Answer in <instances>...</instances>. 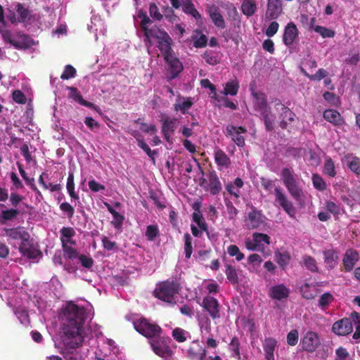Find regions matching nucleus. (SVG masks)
<instances>
[{
  "label": "nucleus",
  "instance_id": "9b49d317",
  "mask_svg": "<svg viewBox=\"0 0 360 360\" xmlns=\"http://www.w3.org/2000/svg\"><path fill=\"white\" fill-rule=\"evenodd\" d=\"M202 307L209 313L212 319H217L220 317L219 304L214 297L211 296L204 297Z\"/></svg>",
  "mask_w": 360,
  "mask_h": 360
},
{
  "label": "nucleus",
  "instance_id": "09e8293b",
  "mask_svg": "<svg viewBox=\"0 0 360 360\" xmlns=\"http://www.w3.org/2000/svg\"><path fill=\"white\" fill-rule=\"evenodd\" d=\"M225 274L227 279L232 283L236 284L238 282V277L236 270V268L230 264L226 266Z\"/></svg>",
  "mask_w": 360,
  "mask_h": 360
},
{
  "label": "nucleus",
  "instance_id": "412c9836",
  "mask_svg": "<svg viewBox=\"0 0 360 360\" xmlns=\"http://www.w3.org/2000/svg\"><path fill=\"white\" fill-rule=\"evenodd\" d=\"M5 235L12 240H20L23 242L26 239H30V236L23 227L18 226L15 228H6L4 229Z\"/></svg>",
  "mask_w": 360,
  "mask_h": 360
},
{
  "label": "nucleus",
  "instance_id": "c03bdc74",
  "mask_svg": "<svg viewBox=\"0 0 360 360\" xmlns=\"http://www.w3.org/2000/svg\"><path fill=\"white\" fill-rule=\"evenodd\" d=\"M262 119L264 120L266 129L267 131H271L274 129V123L275 120V117L272 115L269 110H266V112H260Z\"/></svg>",
  "mask_w": 360,
  "mask_h": 360
},
{
  "label": "nucleus",
  "instance_id": "aec40b11",
  "mask_svg": "<svg viewBox=\"0 0 360 360\" xmlns=\"http://www.w3.org/2000/svg\"><path fill=\"white\" fill-rule=\"evenodd\" d=\"M209 184L207 186L204 187V189L209 191L213 195L219 194L221 189V184L215 171H211L208 174Z\"/></svg>",
  "mask_w": 360,
  "mask_h": 360
},
{
  "label": "nucleus",
  "instance_id": "2f4dec72",
  "mask_svg": "<svg viewBox=\"0 0 360 360\" xmlns=\"http://www.w3.org/2000/svg\"><path fill=\"white\" fill-rule=\"evenodd\" d=\"M15 8L18 14V22L25 23L32 20L31 11L27 8H25L22 4L16 3Z\"/></svg>",
  "mask_w": 360,
  "mask_h": 360
},
{
  "label": "nucleus",
  "instance_id": "6ab92c4d",
  "mask_svg": "<svg viewBox=\"0 0 360 360\" xmlns=\"http://www.w3.org/2000/svg\"><path fill=\"white\" fill-rule=\"evenodd\" d=\"M282 12L281 0H268L265 18L267 20L276 19Z\"/></svg>",
  "mask_w": 360,
  "mask_h": 360
},
{
  "label": "nucleus",
  "instance_id": "5701e85b",
  "mask_svg": "<svg viewBox=\"0 0 360 360\" xmlns=\"http://www.w3.org/2000/svg\"><path fill=\"white\" fill-rule=\"evenodd\" d=\"M182 1V11L187 15L192 16L196 22H202V18L200 13L195 8V6L191 0H181Z\"/></svg>",
  "mask_w": 360,
  "mask_h": 360
},
{
  "label": "nucleus",
  "instance_id": "5fc2aeb1",
  "mask_svg": "<svg viewBox=\"0 0 360 360\" xmlns=\"http://www.w3.org/2000/svg\"><path fill=\"white\" fill-rule=\"evenodd\" d=\"M184 250L185 256L187 259H189L193 252L192 247V238L188 233L184 234Z\"/></svg>",
  "mask_w": 360,
  "mask_h": 360
},
{
  "label": "nucleus",
  "instance_id": "423d86ee",
  "mask_svg": "<svg viewBox=\"0 0 360 360\" xmlns=\"http://www.w3.org/2000/svg\"><path fill=\"white\" fill-rule=\"evenodd\" d=\"M134 327L137 332L147 338L148 341L162 333V329L159 325L150 323L144 318L134 321Z\"/></svg>",
  "mask_w": 360,
  "mask_h": 360
},
{
  "label": "nucleus",
  "instance_id": "864d4df0",
  "mask_svg": "<svg viewBox=\"0 0 360 360\" xmlns=\"http://www.w3.org/2000/svg\"><path fill=\"white\" fill-rule=\"evenodd\" d=\"M149 14L150 18L156 21H161L163 18V15L160 12L159 8L153 2L149 4Z\"/></svg>",
  "mask_w": 360,
  "mask_h": 360
},
{
  "label": "nucleus",
  "instance_id": "774afa93",
  "mask_svg": "<svg viewBox=\"0 0 360 360\" xmlns=\"http://www.w3.org/2000/svg\"><path fill=\"white\" fill-rule=\"evenodd\" d=\"M314 30L316 32L319 33L320 35H321L323 38H326V37H333L334 34H335V32L330 30V29H328L325 27H322V26H315L314 27Z\"/></svg>",
  "mask_w": 360,
  "mask_h": 360
},
{
  "label": "nucleus",
  "instance_id": "c756f323",
  "mask_svg": "<svg viewBox=\"0 0 360 360\" xmlns=\"http://www.w3.org/2000/svg\"><path fill=\"white\" fill-rule=\"evenodd\" d=\"M68 89L69 90L70 93V97L72 98L74 101L79 103L80 105L89 108H95V105L93 103H91L89 101H85L80 92L78 91V89L76 87L73 86H68Z\"/></svg>",
  "mask_w": 360,
  "mask_h": 360
},
{
  "label": "nucleus",
  "instance_id": "b1692460",
  "mask_svg": "<svg viewBox=\"0 0 360 360\" xmlns=\"http://www.w3.org/2000/svg\"><path fill=\"white\" fill-rule=\"evenodd\" d=\"M276 202L290 215L292 216V208L291 203L288 200L286 196L279 188H275Z\"/></svg>",
  "mask_w": 360,
  "mask_h": 360
},
{
  "label": "nucleus",
  "instance_id": "4d7b16f0",
  "mask_svg": "<svg viewBox=\"0 0 360 360\" xmlns=\"http://www.w3.org/2000/svg\"><path fill=\"white\" fill-rule=\"evenodd\" d=\"M290 259V257L288 254L281 252H277L275 254L276 262L283 269L288 264Z\"/></svg>",
  "mask_w": 360,
  "mask_h": 360
},
{
  "label": "nucleus",
  "instance_id": "0eeeda50",
  "mask_svg": "<svg viewBox=\"0 0 360 360\" xmlns=\"http://www.w3.org/2000/svg\"><path fill=\"white\" fill-rule=\"evenodd\" d=\"M162 56L168 66L167 71L169 75H167V79L170 81L176 78L184 69L182 63L176 56L174 50Z\"/></svg>",
  "mask_w": 360,
  "mask_h": 360
},
{
  "label": "nucleus",
  "instance_id": "3c124183",
  "mask_svg": "<svg viewBox=\"0 0 360 360\" xmlns=\"http://www.w3.org/2000/svg\"><path fill=\"white\" fill-rule=\"evenodd\" d=\"M305 160L314 167L318 166L321 162V159L316 153L311 150H308L304 154Z\"/></svg>",
  "mask_w": 360,
  "mask_h": 360
},
{
  "label": "nucleus",
  "instance_id": "e2e57ef3",
  "mask_svg": "<svg viewBox=\"0 0 360 360\" xmlns=\"http://www.w3.org/2000/svg\"><path fill=\"white\" fill-rule=\"evenodd\" d=\"M312 182L314 186L319 190V191H323L326 188V184L323 179V178L316 174H313L312 176Z\"/></svg>",
  "mask_w": 360,
  "mask_h": 360
},
{
  "label": "nucleus",
  "instance_id": "a878e982",
  "mask_svg": "<svg viewBox=\"0 0 360 360\" xmlns=\"http://www.w3.org/2000/svg\"><path fill=\"white\" fill-rule=\"evenodd\" d=\"M20 214V211L18 208H8L5 205V208L1 211L0 218V224H6L8 221L15 220Z\"/></svg>",
  "mask_w": 360,
  "mask_h": 360
},
{
  "label": "nucleus",
  "instance_id": "39448f33",
  "mask_svg": "<svg viewBox=\"0 0 360 360\" xmlns=\"http://www.w3.org/2000/svg\"><path fill=\"white\" fill-rule=\"evenodd\" d=\"M171 341L172 340L169 337L158 335L152 339L150 338L148 342L156 355L162 358H167L172 356L174 354L169 346Z\"/></svg>",
  "mask_w": 360,
  "mask_h": 360
},
{
  "label": "nucleus",
  "instance_id": "473e14b6",
  "mask_svg": "<svg viewBox=\"0 0 360 360\" xmlns=\"http://www.w3.org/2000/svg\"><path fill=\"white\" fill-rule=\"evenodd\" d=\"M323 117L326 120L335 125H341L344 122L340 114L332 109L325 110Z\"/></svg>",
  "mask_w": 360,
  "mask_h": 360
},
{
  "label": "nucleus",
  "instance_id": "bf43d9fd",
  "mask_svg": "<svg viewBox=\"0 0 360 360\" xmlns=\"http://www.w3.org/2000/svg\"><path fill=\"white\" fill-rule=\"evenodd\" d=\"M159 235L157 225H148L146 228V236L148 240L153 241Z\"/></svg>",
  "mask_w": 360,
  "mask_h": 360
},
{
  "label": "nucleus",
  "instance_id": "20e7f679",
  "mask_svg": "<svg viewBox=\"0 0 360 360\" xmlns=\"http://www.w3.org/2000/svg\"><path fill=\"white\" fill-rule=\"evenodd\" d=\"M6 22L0 25V34L5 43L9 44L16 49H25L31 46L34 42L33 39L27 34L18 32L16 36L20 39L16 41L13 38L12 32L6 28Z\"/></svg>",
  "mask_w": 360,
  "mask_h": 360
},
{
  "label": "nucleus",
  "instance_id": "f704fd0d",
  "mask_svg": "<svg viewBox=\"0 0 360 360\" xmlns=\"http://www.w3.org/2000/svg\"><path fill=\"white\" fill-rule=\"evenodd\" d=\"M194 32L195 34L191 36L194 47L199 49L206 46L207 44L206 35L201 34V31L199 30H195Z\"/></svg>",
  "mask_w": 360,
  "mask_h": 360
},
{
  "label": "nucleus",
  "instance_id": "72a5a7b5",
  "mask_svg": "<svg viewBox=\"0 0 360 360\" xmlns=\"http://www.w3.org/2000/svg\"><path fill=\"white\" fill-rule=\"evenodd\" d=\"M138 18L141 19L140 28L143 34H144L148 30H150V25L153 24V20L146 14V12L141 9L138 12Z\"/></svg>",
  "mask_w": 360,
  "mask_h": 360
},
{
  "label": "nucleus",
  "instance_id": "393cba45",
  "mask_svg": "<svg viewBox=\"0 0 360 360\" xmlns=\"http://www.w3.org/2000/svg\"><path fill=\"white\" fill-rule=\"evenodd\" d=\"M214 161L219 169L228 168L231 165V159L219 148H216L214 151Z\"/></svg>",
  "mask_w": 360,
  "mask_h": 360
},
{
  "label": "nucleus",
  "instance_id": "8fccbe9b",
  "mask_svg": "<svg viewBox=\"0 0 360 360\" xmlns=\"http://www.w3.org/2000/svg\"><path fill=\"white\" fill-rule=\"evenodd\" d=\"M188 333L181 328H175L172 332V335L173 338L178 342H184L187 340V335Z\"/></svg>",
  "mask_w": 360,
  "mask_h": 360
},
{
  "label": "nucleus",
  "instance_id": "603ef678",
  "mask_svg": "<svg viewBox=\"0 0 360 360\" xmlns=\"http://www.w3.org/2000/svg\"><path fill=\"white\" fill-rule=\"evenodd\" d=\"M324 174L330 177H334L336 175L335 164L330 158H327L323 166Z\"/></svg>",
  "mask_w": 360,
  "mask_h": 360
},
{
  "label": "nucleus",
  "instance_id": "7ed1b4c3",
  "mask_svg": "<svg viewBox=\"0 0 360 360\" xmlns=\"http://www.w3.org/2000/svg\"><path fill=\"white\" fill-rule=\"evenodd\" d=\"M180 290L179 284L174 281H166L159 283L153 291V295L170 305L176 303V297Z\"/></svg>",
  "mask_w": 360,
  "mask_h": 360
},
{
  "label": "nucleus",
  "instance_id": "dca6fc26",
  "mask_svg": "<svg viewBox=\"0 0 360 360\" xmlns=\"http://www.w3.org/2000/svg\"><path fill=\"white\" fill-rule=\"evenodd\" d=\"M187 356L191 360H205L206 350L198 341L194 340L187 350Z\"/></svg>",
  "mask_w": 360,
  "mask_h": 360
},
{
  "label": "nucleus",
  "instance_id": "49530a36",
  "mask_svg": "<svg viewBox=\"0 0 360 360\" xmlns=\"http://www.w3.org/2000/svg\"><path fill=\"white\" fill-rule=\"evenodd\" d=\"M294 200L298 207L302 208L307 202V196L301 190L294 187Z\"/></svg>",
  "mask_w": 360,
  "mask_h": 360
},
{
  "label": "nucleus",
  "instance_id": "4be33fe9",
  "mask_svg": "<svg viewBox=\"0 0 360 360\" xmlns=\"http://www.w3.org/2000/svg\"><path fill=\"white\" fill-rule=\"evenodd\" d=\"M290 290L283 284L272 286L269 290V297L273 300H281L289 296Z\"/></svg>",
  "mask_w": 360,
  "mask_h": 360
},
{
  "label": "nucleus",
  "instance_id": "a19ab883",
  "mask_svg": "<svg viewBox=\"0 0 360 360\" xmlns=\"http://www.w3.org/2000/svg\"><path fill=\"white\" fill-rule=\"evenodd\" d=\"M178 103L174 105V109L175 111H181L183 114H185L188 110H189L193 105V103L191 98H184L182 102H180V99L177 100Z\"/></svg>",
  "mask_w": 360,
  "mask_h": 360
},
{
  "label": "nucleus",
  "instance_id": "680f3d73",
  "mask_svg": "<svg viewBox=\"0 0 360 360\" xmlns=\"http://www.w3.org/2000/svg\"><path fill=\"white\" fill-rule=\"evenodd\" d=\"M76 75V70L71 65H67L65 67L64 71L60 75V79L63 80H67L71 78H74Z\"/></svg>",
  "mask_w": 360,
  "mask_h": 360
},
{
  "label": "nucleus",
  "instance_id": "c9c22d12",
  "mask_svg": "<svg viewBox=\"0 0 360 360\" xmlns=\"http://www.w3.org/2000/svg\"><path fill=\"white\" fill-rule=\"evenodd\" d=\"M345 162L354 173L360 175V159L352 155H347L345 156Z\"/></svg>",
  "mask_w": 360,
  "mask_h": 360
},
{
  "label": "nucleus",
  "instance_id": "4c0bfd02",
  "mask_svg": "<svg viewBox=\"0 0 360 360\" xmlns=\"http://www.w3.org/2000/svg\"><path fill=\"white\" fill-rule=\"evenodd\" d=\"M239 87V82L236 79H232L226 83L221 93L225 96H236L238 92Z\"/></svg>",
  "mask_w": 360,
  "mask_h": 360
},
{
  "label": "nucleus",
  "instance_id": "f8f14e48",
  "mask_svg": "<svg viewBox=\"0 0 360 360\" xmlns=\"http://www.w3.org/2000/svg\"><path fill=\"white\" fill-rule=\"evenodd\" d=\"M250 91L254 98V108L255 110L262 112L269 110L267 104L266 96L261 91H255L254 87L250 86Z\"/></svg>",
  "mask_w": 360,
  "mask_h": 360
},
{
  "label": "nucleus",
  "instance_id": "cd10ccee",
  "mask_svg": "<svg viewBox=\"0 0 360 360\" xmlns=\"http://www.w3.org/2000/svg\"><path fill=\"white\" fill-rule=\"evenodd\" d=\"M276 105L277 106V110L281 111L280 116V118L281 119L280 122V127L283 129H285L288 125V122H291L292 120V112L290 108L285 107L280 102Z\"/></svg>",
  "mask_w": 360,
  "mask_h": 360
},
{
  "label": "nucleus",
  "instance_id": "e433bc0d",
  "mask_svg": "<svg viewBox=\"0 0 360 360\" xmlns=\"http://www.w3.org/2000/svg\"><path fill=\"white\" fill-rule=\"evenodd\" d=\"M324 262L328 269H333L337 264L338 255L333 250H328L323 252Z\"/></svg>",
  "mask_w": 360,
  "mask_h": 360
},
{
  "label": "nucleus",
  "instance_id": "c85d7f7f",
  "mask_svg": "<svg viewBox=\"0 0 360 360\" xmlns=\"http://www.w3.org/2000/svg\"><path fill=\"white\" fill-rule=\"evenodd\" d=\"M277 345V342L272 338H265L263 342V348L265 352L266 360H274V350Z\"/></svg>",
  "mask_w": 360,
  "mask_h": 360
},
{
  "label": "nucleus",
  "instance_id": "ddd939ff",
  "mask_svg": "<svg viewBox=\"0 0 360 360\" xmlns=\"http://www.w3.org/2000/svg\"><path fill=\"white\" fill-rule=\"evenodd\" d=\"M207 12L214 25L219 29H224L226 22L219 8L214 4L207 6Z\"/></svg>",
  "mask_w": 360,
  "mask_h": 360
},
{
  "label": "nucleus",
  "instance_id": "1a4fd4ad",
  "mask_svg": "<svg viewBox=\"0 0 360 360\" xmlns=\"http://www.w3.org/2000/svg\"><path fill=\"white\" fill-rule=\"evenodd\" d=\"M18 250L22 256L29 259H35L41 256V251L34 246L33 241L30 239L21 242Z\"/></svg>",
  "mask_w": 360,
  "mask_h": 360
},
{
  "label": "nucleus",
  "instance_id": "6e6552de",
  "mask_svg": "<svg viewBox=\"0 0 360 360\" xmlns=\"http://www.w3.org/2000/svg\"><path fill=\"white\" fill-rule=\"evenodd\" d=\"M244 221L248 229H257L264 224L262 211L257 210L253 206L251 207V211L248 213Z\"/></svg>",
  "mask_w": 360,
  "mask_h": 360
},
{
  "label": "nucleus",
  "instance_id": "f03ea898",
  "mask_svg": "<svg viewBox=\"0 0 360 360\" xmlns=\"http://www.w3.org/2000/svg\"><path fill=\"white\" fill-rule=\"evenodd\" d=\"M143 41L146 46L150 47L153 44V40L157 43V47L162 56L172 51L173 40L169 34L162 28L156 25L150 27V30L143 34Z\"/></svg>",
  "mask_w": 360,
  "mask_h": 360
},
{
  "label": "nucleus",
  "instance_id": "0e129e2a",
  "mask_svg": "<svg viewBox=\"0 0 360 360\" xmlns=\"http://www.w3.org/2000/svg\"><path fill=\"white\" fill-rule=\"evenodd\" d=\"M60 240L62 244L65 243L63 239L72 238L75 235V231L72 227H63L60 231Z\"/></svg>",
  "mask_w": 360,
  "mask_h": 360
},
{
  "label": "nucleus",
  "instance_id": "bb28decb",
  "mask_svg": "<svg viewBox=\"0 0 360 360\" xmlns=\"http://www.w3.org/2000/svg\"><path fill=\"white\" fill-rule=\"evenodd\" d=\"M359 260V253L354 250H347L345 253L343 263L347 271H351Z\"/></svg>",
  "mask_w": 360,
  "mask_h": 360
},
{
  "label": "nucleus",
  "instance_id": "4468645a",
  "mask_svg": "<svg viewBox=\"0 0 360 360\" xmlns=\"http://www.w3.org/2000/svg\"><path fill=\"white\" fill-rule=\"evenodd\" d=\"M226 131L238 146L243 147L245 145V139L241 135L247 132V129L245 127L228 125L226 127Z\"/></svg>",
  "mask_w": 360,
  "mask_h": 360
},
{
  "label": "nucleus",
  "instance_id": "f257e3e1",
  "mask_svg": "<svg viewBox=\"0 0 360 360\" xmlns=\"http://www.w3.org/2000/svg\"><path fill=\"white\" fill-rule=\"evenodd\" d=\"M86 311L84 307L68 303L63 309V323L59 332L62 343L68 346L77 345L84 341Z\"/></svg>",
  "mask_w": 360,
  "mask_h": 360
},
{
  "label": "nucleus",
  "instance_id": "13d9d810",
  "mask_svg": "<svg viewBox=\"0 0 360 360\" xmlns=\"http://www.w3.org/2000/svg\"><path fill=\"white\" fill-rule=\"evenodd\" d=\"M202 58L207 64L211 65H215L219 63L217 55L212 51H205L202 55Z\"/></svg>",
  "mask_w": 360,
  "mask_h": 360
},
{
  "label": "nucleus",
  "instance_id": "79ce46f5",
  "mask_svg": "<svg viewBox=\"0 0 360 360\" xmlns=\"http://www.w3.org/2000/svg\"><path fill=\"white\" fill-rule=\"evenodd\" d=\"M193 221L197 224L201 231L209 235L208 226L201 212H194L192 214Z\"/></svg>",
  "mask_w": 360,
  "mask_h": 360
},
{
  "label": "nucleus",
  "instance_id": "338daca9",
  "mask_svg": "<svg viewBox=\"0 0 360 360\" xmlns=\"http://www.w3.org/2000/svg\"><path fill=\"white\" fill-rule=\"evenodd\" d=\"M13 100L19 104H25L27 102V97L25 94L20 90H14L12 93Z\"/></svg>",
  "mask_w": 360,
  "mask_h": 360
},
{
  "label": "nucleus",
  "instance_id": "7c9ffc66",
  "mask_svg": "<svg viewBox=\"0 0 360 360\" xmlns=\"http://www.w3.org/2000/svg\"><path fill=\"white\" fill-rule=\"evenodd\" d=\"M318 285L314 283H305L300 286V292L303 297L306 299H312L318 293Z\"/></svg>",
  "mask_w": 360,
  "mask_h": 360
},
{
  "label": "nucleus",
  "instance_id": "9d476101",
  "mask_svg": "<svg viewBox=\"0 0 360 360\" xmlns=\"http://www.w3.org/2000/svg\"><path fill=\"white\" fill-rule=\"evenodd\" d=\"M162 133L167 142L170 141L171 136L174 134L177 127L179 121L176 117H165L161 120Z\"/></svg>",
  "mask_w": 360,
  "mask_h": 360
},
{
  "label": "nucleus",
  "instance_id": "de8ad7c7",
  "mask_svg": "<svg viewBox=\"0 0 360 360\" xmlns=\"http://www.w3.org/2000/svg\"><path fill=\"white\" fill-rule=\"evenodd\" d=\"M281 174L284 184L288 189L289 192L292 193V175L290 170L288 168H284L282 170Z\"/></svg>",
  "mask_w": 360,
  "mask_h": 360
},
{
  "label": "nucleus",
  "instance_id": "a211bd4d",
  "mask_svg": "<svg viewBox=\"0 0 360 360\" xmlns=\"http://www.w3.org/2000/svg\"><path fill=\"white\" fill-rule=\"evenodd\" d=\"M333 331L338 335H346L353 330L352 321L349 319H342L334 323Z\"/></svg>",
  "mask_w": 360,
  "mask_h": 360
},
{
  "label": "nucleus",
  "instance_id": "f3484780",
  "mask_svg": "<svg viewBox=\"0 0 360 360\" xmlns=\"http://www.w3.org/2000/svg\"><path fill=\"white\" fill-rule=\"evenodd\" d=\"M320 341L317 334L312 331L307 332L302 342V348L308 352H314L319 345Z\"/></svg>",
  "mask_w": 360,
  "mask_h": 360
},
{
  "label": "nucleus",
  "instance_id": "a18cd8bd",
  "mask_svg": "<svg viewBox=\"0 0 360 360\" xmlns=\"http://www.w3.org/2000/svg\"><path fill=\"white\" fill-rule=\"evenodd\" d=\"M283 41L286 46L291 49L292 45V22H289L287 24L283 35Z\"/></svg>",
  "mask_w": 360,
  "mask_h": 360
},
{
  "label": "nucleus",
  "instance_id": "69168bd1",
  "mask_svg": "<svg viewBox=\"0 0 360 360\" xmlns=\"http://www.w3.org/2000/svg\"><path fill=\"white\" fill-rule=\"evenodd\" d=\"M8 198L12 207L17 208L25 198L15 192H11L10 195L8 194Z\"/></svg>",
  "mask_w": 360,
  "mask_h": 360
},
{
  "label": "nucleus",
  "instance_id": "58836bf2",
  "mask_svg": "<svg viewBox=\"0 0 360 360\" xmlns=\"http://www.w3.org/2000/svg\"><path fill=\"white\" fill-rule=\"evenodd\" d=\"M74 173L70 172L68 174L66 188L70 198L75 200L79 199V195L75 191Z\"/></svg>",
  "mask_w": 360,
  "mask_h": 360
},
{
  "label": "nucleus",
  "instance_id": "2eb2a0df",
  "mask_svg": "<svg viewBox=\"0 0 360 360\" xmlns=\"http://www.w3.org/2000/svg\"><path fill=\"white\" fill-rule=\"evenodd\" d=\"M84 341H82L77 345L68 346L63 343V349L60 352L65 360H83L81 352L78 350L81 347Z\"/></svg>",
  "mask_w": 360,
  "mask_h": 360
},
{
  "label": "nucleus",
  "instance_id": "052dcab7",
  "mask_svg": "<svg viewBox=\"0 0 360 360\" xmlns=\"http://www.w3.org/2000/svg\"><path fill=\"white\" fill-rule=\"evenodd\" d=\"M304 266L311 271H317L318 267L316 260L310 256H304L303 257Z\"/></svg>",
  "mask_w": 360,
  "mask_h": 360
},
{
  "label": "nucleus",
  "instance_id": "37998d69",
  "mask_svg": "<svg viewBox=\"0 0 360 360\" xmlns=\"http://www.w3.org/2000/svg\"><path fill=\"white\" fill-rule=\"evenodd\" d=\"M252 238L255 239V242L257 243L262 251L264 250V243L269 245L271 243L270 237L265 233H254L252 234Z\"/></svg>",
  "mask_w": 360,
  "mask_h": 360
},
{
  "label": "nucleus",
  "instance_id": "6e6d98bb",
  "mask_svg": "<svg viewBox=\"0 0 360 360\" xmlns=\"http://www.w3.org/2000/svg\"><path fill=\"white\" fill-rule=\"evenodd\" d=\"M138 146L146 152L147 155L155 162V157L157 155L155 150H152L143 139H137Z\"/></svg>",
  "mask_w": 360,
  "mask_h": 360
},
{
  "label": "nucleus",
  "instance_id": "ea45409f",
  "mask_svg": "<svg viewBox=\"0 0 360 360\" xmlns=\"http://www.w3.org/2000/svg\"><path fill=\"white\" fill-rule=\"evenodd\" d=\"M241 10L244 15L252 16L257 10L255 0H244L241 5Z\"/></svg>",
  "mask_w": 360,
  "mask_h": 360
}]
</instances>
